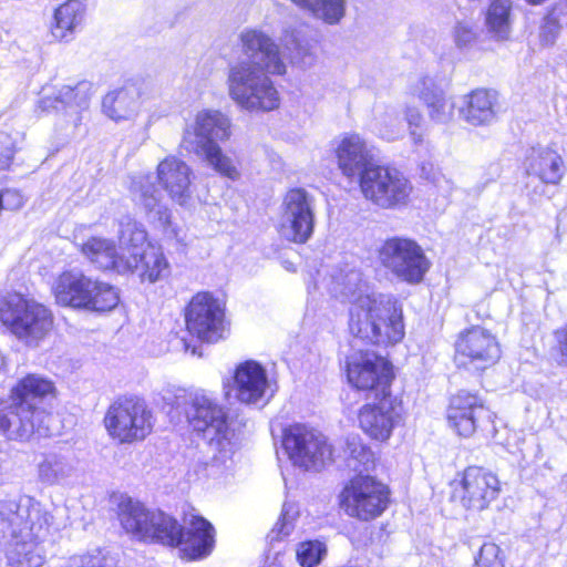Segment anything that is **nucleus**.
<instances>
[{"instance_id": "1", "label": "nucleus", "mask_w": 567, "mask_h": 567, "mask_svg": "<svg viewBox=\"0 0 567 567\" xmlns=\"http://www.w3.org/2000/svg\"><path fill=\"white\" fill-rule=\"evenodd\" d=\"M115 517L122 532L132 540L178 548L181 557L187 561L208 557L216 545L214 525L190 505L182 515L185 526L173 515L130 496L118 499Z\"/></svg>"}, {"instance_id": "2", "label": "nucleus", "mask_w": 567, "mask_h": 567, "mask_svg": "<svg viewBox=\"0 0 567 567\" xmlns=\"http://www.w3.org/2000/svg\"><path fill=\"white\" fill-rule=\"evenodd\" d=\"M240 45L247 61L230 68L227 80L229 96L248 111L278 109L279 93L269 75L286 73L279 45L262 31L254 29L240 34Z\"/></svg>"}, {"instance_id": "3", "label": "nucleus", "mask_w": 567, "mask_h": 567, "mask_svg": "<svg viewBox=\"0 0 567 567\" xmlns=\"http://www.w3.org/2000/svg\"><path fill=\"white\" fill-rule=\"evenodd\" d=\"M343 463L354 473L340 484L336 495L339 512L360 524L379 520L392 506L393 492L388 483L369 473L377 467L375 453L361 440L347 439L343 446Z\"/></svg>"}, {"instance_id": "4", "label": "nucleus", "mask_w": 567, "mask_h": 567, "mask_svg": "<svg viewBox=\"0 0 567 567\" xmlns=\"http://www.w3.org/2000/svg\"><path fill=\"white\" fill-rule=\"evenodd\" d=\"M348 331L365 347H392L404 338L402 307L391 296H360L349 309Z\"/></svg>"}, {"instance_id": "5", "label": "nucleus", "mask_w": 567, "mask_h": 567, "mask_svg": "<svg viewBox=\"0 0 567 567\" xmlns=\"http://www.w3.org/2000/svg\"><path fill=\"white\" fill-rule=\"evenodd\" d=\"M0 324L28 348H38L56 329L53 310L19 291L0 296Z\"/></svg>"}, {"instance_id": "6", "label": "nucleus", "mask_w": 567, "mask_h": 567, "mask_svg": "<svg viewBox=\"0 0 567 567\" xmlns=\"http://www.w3.org/2000/svg\"><path fill=\"white\" fill-rule=\"evenodd\" d=\"M58 305L96 313L110 312L120 303V290L110 282L82 272L63 271L52 287Z\"/></svg>"}, {"instance_id": "7", "label": "nucleus", "mask_w": 567, "mask_h": 567, "mask_svg": "<svg viewBox=\"0 0 567 567\" xmlns=\"http://www.w3.org/2000/svg\"><path fill=\"white\" fill-rule=\"evenodd\" d=\"M184 413L192 432L215 447L221 454V458L231 456L235 432L226 406L220 404L216 398L199 392L187 401Z\"/></svg>"}, {"instance_id": "8", "label": "nucleus", "mask_w": 567, "mask_h": 567, "mask_svg": "<svg viewBox=\"0 0 567 567\" xmlns=\"http://www.w3.org/2000/svg\"><path fill=\"white\" fill-rule=\"evenodd\" d=\"M447 486L449 501L470 513L488 511L499 499L503 491L498 475L477 464L457 471Z\"/></svg>"}, {"instance_id": "9", "label": "nucleus", "mask_w": 567, "mask_h": 567, "mask_svg": "<svg viewBox=\"0 0 567 567\" xmlns=\"http://www.w3.org/2000/svg\"><path fill=\"white\" fill-rule=\"evenodd\" d=\"M343 373L349 386L365 396L373 399L394 394L395 367L385 355L360 349L346 357Z\"/></svg>"}, {"instance_id": "10", "label": "nucleus", "mask_w": 567, "mask_h": 567, "mask_svg": "<svg viewBox=\"0 0 567 567\" xmlns=\"http://www.w3.org/2000/svg\"><path fill=\"white\" fill-rule=\"evenodd\" d=\"M154 417L144 399L124 394L106 408L103 426L111 440L120 444L144 441L153 431Z\"/></svg>"}, {"instance_id": "11", "label": "nucleus", "mask_w": 567, "mask_h": 567, "mask_svg": "<svg viewBox=\"0 0 567 567\" xmlns=\"http://www.w3.org/2000/svg\"><path fill=\"white\" fill-rule=\"evenodd\" d=\"M496 414L478 391L460 389L450 395L445 421L460 439L485 436L495 430Z\"/></svg>"}, {"instance_id": "12", "label": "nucleus", "mask_w": 567, "mask_h": 567, "mask_svg": "<svg viewBox=\"0 0 567 567\" xmlns=\"http://www.w3.org/2000/svg\"><path fill=\"white\" fill-rule=\"evenodd\" d=\"M502 358V346L495 333L481 324L462 329L453 342L452 362L457 371L483 374Z\"/></svg>"}, {"instance_id": "13", "label": "nucleus", "mask_w": 567, "mask_h": 567, "mask_svg": "<svg viewBox=\"0 0 567 567\" xmlns=\"http://www.w3.org/2000/svg\"><path fill=\"white\" fill-rule=\"evenodd\" d=\"M184 321L188 334L200 343H218L230 332L225 303L210 291L192 296L184 309Z\"/></svg>"}, {"instance_id": "14", "label": "nucleus", "mask_w": 567, "mask_h": 567, "mask_svg": "<svg viewBox=\"0 0 567 567\" xmlns=\"http://www.w3.org/2000/svg\"><path fill=\"white\" fill-rule=\"evenodd\" d=\"M358 184L362 196L382 209L405 206L413 189L402 172L384 164L370 165L360 174Z\"/></svg>"}, {"instance_id": "15", "label": "nucleus", "mask_w": 567, "mask_h": 567, "mask_svg": "<svg viewBox=\"0 0 567 567\" xmlns=\"http://www.w3.org/2000/svg\"><path fill=\"white\" fill-rule=\"evenodd\" d=\"M377 257L383 268L410 285L420 284L431 267L421 245L403 236L384 239L377 250Z\"/></svg>"}, {"instance_id": "16", "label": "nucleus", "mask_w": 567, "mask_h": 567, "mask_svg": "<svg viewBox=\"0 0 567 567\" xmlns=\"http://www.w3.org/2000/svg\"><path fill=\"white\" fill-rule=\"evenodd\" d=\"M282 447L293 464L319 471L333 462V447L320 433L303 424H291L282 431Z\"/></svg>"}, {"instance_id": "17", "label": "nucleus", "mask_w": 567, "mask_h": 567, "mask_svg": "<svg viewBox=\"0 0 567 567\" xmlns=\"http://www.w3.org/2000/svg\"><path fill=\"white\" fill-rule=\"evenodd\" d=\"M51 413L37 405L11 401L0 409V434L7 440L29 442L50 435L48 420Z\"/></svg>"}, {"instance_id": "18", "label": "nucleus", "mask_w": 567, "mask_h": 567, "mask_svg": "<svg viewBox=\"0 0 567 567\" xmlns=\"http://www.w3.org/2000/svg\"><path fill=\"white\" fill-rule=\"evenodd\" d=\"M373 400L358 410V426L372 442L386 443L403 416L404 402L398 394L373 398Z\"/></svg>"}, {"instance_id": "19", "label": "nucleus", "mask_w": 567, "mask_h": 567, "mask_svg": "<svg viewBox=\"0 0 567 567\" xmlns=\"http://www.w3.org/2000/svg\"><path fill=\"white\" fill-rule=\"evenodd\" d=\"M49 525L50 514L32 497H28L25 506L16 501L0 505V537H19L23 533L38 537L40 532L48 530Z\"/></svg>"}, {"instance_id": "20", "label": "nucleus", "mask_w": 567, "mask_h": 567, "mask_svg": "<svg viewBox=\"0 0 567 567\" xmlns=\"http://www.w3.org/2000/svg\"><path fill=\"white\" fill-rule=\"evenodd\" d=\"M281 208L288 225L281 224L278 231L282 233L288 227L289 234L286 236L288 241L306 244L312 236L315 227V216L308 193L300 187L290 188L284 196Z\"/></svg>"}, {"instance_id": "21", "label": "nucleus", "mask_w": 567, "mask_h": 567, "mask_svg": "<svg viewBox=\"0 0 567 567\" xmlns=\"http://www.w3.org/2000/svg\"><path fill=\"white\" fill-rule=\"evenodd\" d=\"M156 182L168 197L181 205L192 197L193 171L176 155H167L156 165Z\"/></svg>"}, {"instance_id": "22", "label": "nucleus", "mask_w": 567, "mask_h": 567, "mask_svg": "<svg viewBox=\"0 0 567 567\" xmlns=\"http://www.w3.org/2000/svg\"><path fill=\"white\" fill-rule=\"evenodd\" d=\"M333 155L341 174L348 178H360V174L373 165V155L367 140L359 133L343 134L336 146Z\"/></svg>"}, {"instance_id": "23", "label": "nucleus", "mask_w": 567, "mask_h": 567, "mask_svg": "<svg viewBox=\"0 0 567 567\" xmlns=\"http://www.w3.org/2000/svg\"><path fill=\"white\" fill-rule=\"evenodd\" d=\"M230 121L220 111L204 110L197 113L194 125L185 128L179 147L190 152L200 141L230 137Z\"/></svg>"}, {"instance_id": "24", "label": "nucleus", "mask_w": 567, "mask_h": 567, "mask_svg": "<svg viewBox=\"0 0 567 567\" xmlns=\"http://www.w3.org/2000/svg\"><path fill=\"white\" fill-rule=\"evenodd\" d=\"M87 8L83 0H65L56 6L49 25L51 41L70 43L75 39L86 20Z\"/></svg>"}, {"instance_id": "25", "label": "nucleus", "mask_w": 567, "mask_h": 567, "mask_svg": "<svg viewBox=\"0 0 567 567\" xmlns=\"http://www.w3.org/2000/svg\"><path fill=\"white\" fill-rule=\"evenodd\" d=\"M523 165L527 176L536 177L543 184L557 185L564 177V159L551 146H532L523 159Z\"/></svg>"}, {"instance_id": "26", "label": "nucleus", "mask_w": 567, "mask_h": 567, "mask_svg": "<svg viewBox=\"0 0 567 567\" xmlns=\"http://www.w3.org/2000/svg\"><path fill=\"white\" fill-rule=\"evenodd\" d=\"M267 388V374L264 367L254 360L239 363L233 375V390L239 402L256 403Z\"/></svg>"}, {"instance_id": "27", "label": "nucleus", "mask_w": 567, "mask_h": 567, "mask_svg": "<svg viewBox=\"0 0 567 567\" xmlns=\"http://www.w3.org/2000/svg\"><path fill=\"white\" fill-rule=\"evenodd\" d=\"M80 252L100 271L124 274L130 267L117 251L116 244L103 237H90L80 246Z\"/></svg>"}, {"instance_id": "28", "label": "nucleus", "mask_w": 567, "mask_h": 567, "mask_svg": "<svg viewBox=\"0 0 567 567\" xmlns=\"http://www.w3.org/2000/svg\"><path fill=\"white\" fill-rule=\"evenodd\" d=\"M58 396L53 380L38 373H27L18 379L9 392L11 401L23 405H37Z\"/></svg>"}, {"instance_id": "29", "label": "nucleus", "mask_w": 567, "mask_h": 567, "mask_svg": "<svg viewBox=\"0 0 567 567\" xmlns=\"http://www.w3.org/2000/svg\"><path fill=\"white\" fill-rule=\"evenodd\" d=\"M497 106L498 95L496 91L476 87L465 95L460 112L468 124L481 126L492 122L496 115Z\"/></svg>"}, {"instance_id": "30", "label": "nucleus", "mask_w": 567, "mask_h": 567, "mask_svg": "<svg viewBox=\"0 0 567 567\" xmlns=\"http://www.w3.org/2000/svg\"><path fill=\"white\" fill-rule=\"evenodd\" d=\"M130 265L124 274L137 272L141 282L155 284L169 275L171 265L159 246H148L137 257L125 259Z\"/></svg>"}, {"instance_id": "31", "label": "nucleus", "mask_w": 567, "mask_h": 567, "mask_svg": "<svg viewBox=\"0 0 567 567\" xmlns=\"http://www.w3.org/2000/svg\"><path fill=\"white\" fill-rule=\"evenodd\" d=\"M511 13V0H491L485 14V25L495 41H507L509 39Z\"/></svg>"}, {"instance_id": "32", "label": "nucleus", "mask_w": 567, "mask_h": 567, "mask_svg": "<svg viewBox=\"0 0 567 567\" xmlns=\"http://www.w3.org/2000/svg\"><path fill=\"white\" fill-rule=\"evenodd\" d=\"M190 152L202 156L220 176L233 181L239 177V171L231 158L214 140L200 141Z\"/></svg>"}, {"instance_id": "33", "label": "nucleus", "mask_w": 567, "mask_h": 567, "mask_svg": "<svg viewBox=\"0 0 567 567\" xmlns=\"http://www.w3.org/2000/svg\"><path fill=\"white\" fill-rule=\"evenodd\" d=\"M118 243L123 250L121 254L123 259H133V256L137 257L148 246H154L148 240V234L145 228L135 220H127L121 225Z\"/></svg>"}, {"instance_id": "34", "label": "nucleus", "mask_w": 567, "mask_h": 567, "mask_svg": "<svg viewBox=\"0 0 567 567\" xmlns=\"http://www.w3.org/2000/svg\"><path fill=\"white\" fill-rule=\"evenodd\" d=\"M328 24H337L346 13L344 0H290Z\"/></svg>"}, {"instance_id": "35", "label": "nucleus", "mask_w": 567, "mask_h": 567, "mask_svg": "<svg viewBox=\"0 0 567 567\" xmlns=\"http://www.w3.org/2000/svg\"><path fill=\"white\" fill-rule=\"evenodd\" d=\"M419 97L429 111V115L433 121L444 120L447 112V101L445 94L435 82L424 76L420 80Z\"/></svg>"}, {"instance_id": "36", "label": "nucleus", "mask_w": 567, "mask_h": 567, "mask_svg": "<svg viewBox=\"0 0 567 567\" xmlns=\"http://www.w3.org/2000/svg\"><path fill=\"white\" fill-rule=\"evenodd\" d=\"M134 190L138 195L137 205L146 215L157 214L158 218L165 224L171 223L169 210L166 206L162 205L161 197L151 183L138 182L135 184Z\"/></svg>"}, {"instance_id": "37", "label": "nucleus", "mask_w": 567, "mask_h": 567, "mask_svg": "<svg viewBox=\"0 0 567 567\" xmlns=\"http://www.w3.org/2000/svg\"><path fill=\"white\" fill-rule=\"evenodd\" d=\"M133 103V93L127 87H120L109 92L103 97L102 106L109 117L120 121L125 118Z\"/></svg>"}, {"instance_id": "38", "label": "nucleus", "mask_w": 567, "mask_h": 567, "mask_svg": "<svg viewBox=\"0 0 567 567\" xmlns=\"http://www.w3.org/2000/svg\"><path fill=\"white\" fill-rule=\"evenodd\" d=\"M62 106H82L93 94V83L87 80L74 81L58 90Z\"/></svg>"}, {"instance_id": "39", "label": "nucleus", "mask_w": 567, "mask_h": 567, "mask_svg": "<svg viewBox=\"0 0 567 567\" xmlns=\"http://www.w3.org/2000/svg\"><path fill=\"white\" fill-rule=\"evenodd\" d=\"M327 545L320 539H307L296 547V559L301 567H317L327 555Z\"/></svg>"}, {"instance_id": "40", "label": "nucleus", "mask_w": 567, "mask_h": 567, "mask_svg": "<svg viewBox=\"0 0 567 567\" xmlns=\"http://www.w3.org/2000/svg\"><path fill=\"white\" fill-rule=\"evenodd\" d=\"M559 16L560 12L558 11L557 3L550 6L545 11L538 31V39L542 47H551L558 39L561 30Z\"/></svg>"}, {"instance_id": "41", "label": "nucleus", "mask_w": 567, "mask_h": 567, "mask_svg": "<svg viewBox=\"0 0 567 567\" xmlns=\"http://www.w3.org/2000/svg\"><path fill=\"white\" fill-rule=\"evenodd\" d=\"M473 567H505V555L494 542H485L474 558Z\"/></svg>"}, {"instance_id": "42", "label": "nucleus", "mask_w": 567, "mask_h": 567, "mask_svg": "<svg viewBox=\"0 0 567 567\" xmlns=\"http://www.w3.org/2000/svg\"><path fill=\"white\" fill-rule=\"evenodd\" d=\"M43 564V557L35 547L27 548L21 546L17 549L14 557L11 559L13 567H40Z\"/></svg>"}, {"instance_id": "43", "label": "nucleus", "mask_w": 567, "mask_h": 567, "mask_svg": "<svg viewBox=\"0 0 567 567\" xmlns=\"http://www.w3.org/2000/svg\"><path fill=\"white\" fill-rule=\"evenodd\" d=\"M556 339L555 353L557 364L567 367V326L554 331Z\"/></svg>"}, {"instance_id": "44", "label": "nucleus", "mask_w": 567, "mask_h": 567, "mask_svg": "<svg viewBox=\"0 0 567 567\" xmlns=\"http://www.w3.org/2000/svg\"><path fill=\"white\" fill-rule=\"evenodd\" d=\"M65 107L66 106H62V101L58 92L42 96L37 103V112L41 115H47Z\"/></svg>"}, {"instance_id": "45", "label": "nucleus", "mask_w": 567, "mask_h": 567, "mask_svg": "<svg viewBox=\"0 0 567 567\" xmlns=\"http://www.w3.org/2000/svg\"><path fill=\"white\" fill-rule=\"evenodd\" d=\"M293 527V523L287 519L286 513H282L271 529L272 540H284L292 533Z\"/></svg>"}, {"instance_id": "46", "label": "nucleus", "mask_w": 567, "mask_h": 567, "mask_svg": "<svg viewBox=\"0 0 567 567\" xmlns=\"http://www.w3.org/2000/svg\"><path fill=\"white\" fill-rule=\"evenodd\" d=\"M454 38L458 45H466L475 40L476 34L471 25L457 23L454 30Z\"/></svg>"}, {"instance_id": "47", "label": "nucleus", "mask_w": 567, "mask_h": 567, "mask_svg": "<svg viewBox=\"0 0 567 567\" xmlns=\"http://www.w3.org/2000/svg\"><path fill=\"white\" fill-rule=\"evenodd\" d=\"M16 154L13 143H0V171L10 169Z\"/></svg>"}, {"instance_id": "48", "label": "nucleus", "mask_w": 567, "mask_h": 567, "mask_svg": "<svg viewBox=\"0 0 567 567\" xmlns=\"http://www.w3.org/2000/svg\"><path fill=\"white\" fill-rule=\"evenodd\" d=\"M421 115L416 112L415 114H412L409 118L410 124H417Z\"/></svg>"}, {"instance_id": "49", "label": "nucleus", "mask_w": 567, "mask_h": 567, "mask_svg": "<svg viewBox=\"0 0 567 567\" xmlns=\"http://www.w3.org/2000/svg\"><path fill=\"white\" fill-rule=\"evenodd\" d=\"M2 403V401L0 400V404Z\"/></svg>"}]
</instances>
